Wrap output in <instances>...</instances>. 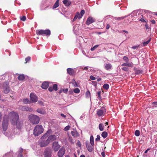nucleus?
<instances>
[{
	"instance_id": "f257e3e1",
	"label": "nucleus",
	"mask_w": 157,
	"mask_h": 157,
	"mask_svg": "<svg viewBox=\"0 0 157 157\" xmlns=\"http://www.w3.org/2000/svg\"><path fill=\"white\" fill-rule=\"evenodd\" d=\"M9 115L11 118L10 120L11 124L16 126L17 128L20 129L21 128L23 124L22 121L19 120V116L18 113L14 111H12L9 113Z\"/></svg>"
},
{
	"instance_id": "f03ea898",
	"label": "nucleus",
	"mask_w": 157,
	"mask_h": 157,
	"mask_svg": "<svg viewBox=\"0 0 157 157\" xmlns=\"http://www.w3.org/2000/svg\"><path fill=\"white\" fill-rule=\"evenodd\" d=\"M28 118L30 121L33 124H37L40 121L39 117L35 115L31 114L28 117Z\"/></svg>"
},
{
	"instance_id": "7ed1b4c3",
	"label": "nucleus",
	"mask_w": 157,
	"mask_h": 157,
	"mask_svg": "<svg viewBox=\"0 0 157 157\" xmlns=\"http://www.w3.org/2000/svg\"><path fill=\"white\" fill-rule=\"evenodd\" d=\"M44 131V128L41 125H36L34 128L33 130V134L36 136L42 133Z\"/></svg>"
},
{
	"instance_id": "20e7f679",
	"label": "nucleus",
	"mask_w": 157,
	"mask_h": 157,
	"mask_svg": "<svg viewBox=\"0 0 157 157\" xmlns=\"http://www.w3.org/2000/svg\"><path fill=\"white\" fill-rule=\"evenodd\" d=\"M9 116L7 115H5L2 123V127L4 131H6L8 128V119Z\"/></svg>"
},
{
	"instance_id": "39448f33",
	"label": "nucleus",
	"mask_w": 157,
	"mask_h": 157,
	"mask_svg": "<svg viewBox=\"0 0 157 157\" xmlns=\"http://www.w3.org/2000/svg\"><path fill=\"white\" fill-rule=\"evenodd\" d=\"M36 32L37 35L42 36H49L51 34L50 31L49 29L37 30H36Z\"/></svg>"
},
{
	"instance_id": "423d86ee",
	"label": "nucleus",
	"mask_w": 157,
	"mask_h": 157,
	"mask_svg": "<svg viewBox=\"0 0 157 157\" xmlns=\"http://www.w3.org/2000/svg\"><path fill=\"white\" fill-rule=\"evenodd\" d=\"M3 87L4 89L3 92L5 94L8 93L10 91L9 84L8 81L5 82L3 84Z\"/></svg>"
},
{
	"instance_id": "0eeeda50",
	"label": "nucleus",
	"mask_w": 157,
	"mask_h": 157,
	"mask_svg": "<svg viewBox=\"0 0 157 157\" xmlns=\"http://www.w3.org/2000/svg\"><path fill=\"white\" fill-rule=\"evenodd\" d=\"M132 17L136 18L142 17V13L140 11L136 10L134 11L131 14Z\"/></svg>"
},
{
	"instance_id": "6e6552de",
	"label": "nucleus",
	"mask_w": 157,
	"mask_h": 157,
	"mask_svg": "<svg viewBox=\"0 0 157 157\" xmlns=\"http://www.w3.org/2000/svg\"><path fill=\"white\" fill-rule=\"evenodd\" d=\"M30 99L32 102H36L38 100L36 94L33 93H31L30 95Z\"/></svg>"
},
{
	"instance_id": "1a4fd4ad",
	"label": "nucleus",
	"mask_w": 157,
	"mask_h": 157,
	"mask_svg": "<svg viewBox=\"0 0 157 157\" xmlns=\"http://www.w3.org/2000/svg\"><path fill=\"white\" fill-rule=\"evenodd\" d=\"M97 112L98 116H101L106 112V109L104 107H102L100 109H98Z\"/></svg>"
},
{
	"instance_id": "9d476101",
	"label": "nucleus",
	"mask_w": 157,
	"mask_h": 157,
	"mask_svg": "<svg viewBox=\"0 0 157 157\" xmlns=\"http://www.w3.org/2000/svg\"><path fill=\"white\" fill-rule=\"evenodd\" d=\"M60 147L57 142H54L52 144V148L55 151H57Z\"/></svg>"
},
{
	"instance_id": "9b49d317",
	"label": "nucleus",
	"mask_w": 157,
	"mask_h": 157,
	"mask_svg": "<svg viewBox=\"0 0 157 157\" xmlns=\"http://www.w3.org/2000/svg\"><path fill=\"white\" fill-rule=\"evenodd\" d=\"M56 135H52L49 136L47 140L49 144L51 142L53 141L54 140H56Z\"/></svg>"
},
{
	"instance_id": "f8f14e48",
	"label": "nucleus",
	"mask_w": 157,
	"mask_h": 157,
	"mask_svg": "<svg viewBox=\"0 0 157 157\" xmlns=\"http://www.w3.org/2000/svg\"><path fill=\"white\" fill-rule=\"evenodd\" d=\"M95 21L94 18L91 17H90L87 18L86 23L87 25H89Z\"/></svg>"
},
{
	"instance_id": "ddd939ff",
	"label": "nucleus",
	"mask_w": 157,
	"mask_h": 157,
	"mask_svg": "<svg viewBox=\"0 0 157 157\" xmlns=\"http://www.w3.org/2000/svg\"><path fill=\"white\" fill-rule=\"evenodd\" d=\"M86 145L88 151L90 152L92 151L94 148V146H90L88 141H86Z\"/></svg>"
},
{
	"instance_id": "4468645a",
	"label": "nucleus",
	"mask_w": 157,
	"mask_h": 157,
	"mask_svg": "<svg viewBox=\"0 0 157 157\" xmlns=\"http://www.w3.org/2000/svg\"><path fill=\"white\" fill-rule=\"evenodd\" d=\"M85 13V10H82L81 11L80 13H79L78 12L76 13V15L77 16L78 18L80 19L83 16Z\"/></svg>"
},
{
	"instance_id": "2eb2a0df",
	"label": "nucleus",
	"mask_w": 157,
	"mask_h": 157,
	"mask_svg": "<svg viewBox=\"0 0 157 157\" xmlns=\"http://www.w3.org/2000/svg\"><path fill=\"white\" fill-rule=\"evenodd\" d=\"M65 153V149L64 148L62 147L59 150L58 153V155L59 157H62Z\"/></svg>"
},
{
	"instance_id": "dca6fc26",
	"label": "nucleus",
	"mask_w": 157,
	"mask_h": 157,
	"mask_svg": "<svg viewBox=\"0 0 157 157\" xmlns=\"http://www.w3.org/2000/svg\"><path fill=\"white\" fill-rule=\"evenodd\" d=\"M49 144L48 142L46 140L45 141H43L40 143V146L43 147L47 146Z\"/></svg>"
},
{
	"instance_id": "f3484780",
	"label": "nucleus",
	"mask_w": 157,
	"mask_h": 157,
	"mask_svg": "<svg viewBox=\"0 0 157 157\" xmlns=\"http://www.w3.org/2000/svg\"><path fill=\"white\" fill-rule=\"evenodd\" d=\"M49 86V84L48 82H43L42 85L41 87L43 89H47Z\"/></svg>"
},
{
	"instance_id": "a211bd4d",
	"label": "nucleus",
	"mask_w": 157,
	"mask_h": 157,
	"mask_svg": "<svg viewBox=\"0 0 157 157\" xmlns=\"http://www.w3.org/2000/svg\"><path fill=\"white\" fill-rule=\"evenodd\" d=\"M122 66H128L130 67H132L133 66V64L132 63H129L127 62L126 63H124L121 64Z\"/></svg>"
},
{
	"instance_id": "6ab92c4d",
	"label": "nucleus",
	"mask_w": 157,
	"mask_h": 157,
	"mask_svg": "<svg viewBox=\"0 0 157 157\" xmlns=\"http://www.w3.org/2000/svg\"><path fill=\"white\" fill-rule=\"evenodd\" d=\"M45 157H50L51 156V153L50 151L46 150L44 152Z\"/></svg>"
},
{
	"instance_id": "aec40b11",
	"label": "nucleus",
	"mask_w": 157,
	"mask_h": 157,
	"mask_svg": "<svg viewBox=\"0 0 157 157\" xmlns=\"http://www.w3.org/2000/svg\"><path fill=\"white\" fill-rule=\"evenodd\" d=\"M105 68L106 70H109L111 69L112 67V66L111 64L105 63L104 65Z\"/></svg>"
},
{
	"instance_id": "412c9836",
	"label": "nucleus",
	"mask_w": 157,
	"mask_h": 157,
	"mask_svg": "<svg viewBox=\"0 0 157 157\" xmlns=\"http://www.w3.org/2000/svg\"><path fill=\"white\" fill-rule=\"evenodd\" d=\"M22 110L28 111H33L32 109L27 107H23L22 108Z\"/></svg>"
},
{
	"instance_id": "4be33fe9",
	"label": "nucleus",
	"mask_w": 157,
	"mask_h": 157,
	"mask_svg": "<svg viewBox=\"0 0 157 157\" xmlns=\"http://www.w3.org/2000/svg\"><path fill=\"white\" fill-rule=\"evenodd\" d=\"M71 134L74 137H77L79 136V134L76 131V129L74 131L71 132Z\"/></svg>"
},
{
	"instance_id": "5701e85b",
	"label": "nucleus",
	"mask_w": 157,
	"mask_h": 157,
	"mask_svg": "<svg viewBox=\"0 0 157 157\" xmlns=\"http://www.w3.org/2000/svg\"><path fill=\"white\" fill-rule=\"evenodd\" d=\"M63 3L66 6H70L71 4V2L70 1L68 0H63Z\"/></svg>"
},
{
	"instance_id": "b1692460",
	"label": "nucleus",
	"mask_w": 157,
	"mask_h": 157,
	"mask_svg": "<svg viewBox=\"0 0 157 157\" xmlns=\"http://www.w3.org/2000/svg\"><path fill=\"white\" fill-rule=\"evenodd\" d=\"M78 25H76L73 27V31L75 34H77L78 32Z\"/></svg>"
},
{
	"instance_id": "393cba45",
	"label": "nucleus",
	"mask_w": 157,
	"mask_h": 157,
	"mask_svg": "<svg viewBox=\"0 0 157 157\" xmlns=\"http://www.w3.org/2000/svg\"><path fill=\"white\" fill-rule=\"evenodd\" d=\"M67 73L70 75H72L74 73L73 69L71 68H68L67 69Z\"/></svg>"
},
{
	"instance_id": "a878e982",
	"label": "nucleus",
	"mask_w": 157,
	"mask_h": 157,
	"mask_svg": "<svg viewBox=\"0 0 157 157\" xmlns=\"http://www.w3.org/2000/svg\"><path fill=\"white\" fill-rule=\"evenodd\" d=\"M36 111L38 113L42 114H45L46 113L45 111L42 109H38Z\"/></svg>"
},
{
	"instance_id": "bb28decb",
	"label": "nucleus",
	"mask_w": 157,
	"mask_h": 157,
	"mask_svg": "<svg viewBox=\"0 0 157 157\" xmlns=\"http://www.w3.org/2000/svg\"><path fill=\"white\" fill-rule=\"evenodd\" d=\"M90 142L91 145L94 146V138L93 136L91 135L90 138Z\"/></svg>"
},
{
	"instance_id": "cd10ccee",
	"label": "nucleus",
	"mask_w": 157,
	"mask_h": 157,
	"mask_svg": "<svg viewBox=\"0 0 157 157\" xmlns=\"http://www.w3.org/2000/svg\"><path fill=\"white\" fill-rule=\"evenodd\" d=\"M23 149L22 148H20L17 152L19 153L18 155V157H23V155L22 154V152L23 151Z\"/></svg>"
},
{
	"instance_id": "c85d7f7f",
	"label": "nucleus",
	"mask_w": 157,
	"mask_h": 157,
	"mask_svg": "<svg viewBox=\"0 0 157 157\" xmlns=\"http://www.w3.org/2000/svg\"><path fill=\"white\" fill-rule=\"evenodd\" d=\"M51 132V130H48V131L45 134L42 136V138H46L47 136H48V135Z\"/></svg>"
},
{
	"instance_id": "c756f323",
	"label": "nucleus",
	"mask_w": 157,
	"mask_h": 157,
	"mask_svg": "<svg viewBox=\"0 0 157 157\" xmlns=\"http://www.w3.org/2000/svg\"><path fill=\"white\" fill-rule=\"evenodd\" d=\"M25 76L23 74H20L18 77V79L20 80H22L25 79Z\"/></svg>"
},
{
	"instance_id": "7c9ffc66",
	"label": "nucleus",
	"mask_w": 157,
	"mask_h": 157,
	"mask_svg": "<svg viewBox=\"0 0 157 157\" xmlns=\"http://www.w3.org/2000/svg\"><path fill=\"white\" fill-rule=\"evenodd\" d=\"M59 0H57L55 3L54 6H53V9H55L57 7H58L59 6Z\"/></svg>"
},
{
	"instance_id": "2f4dec72",
	"label": "nucleus",
	"mask_w": 157,
	"mask_h": 157,
	"mask_svg": "<svg viewBox=\"0 0 157 157\" xmlns=\"http://www.w3.org/2000/svg\"><path fill=\"white\" fill-rule=\"evenodd\" d=\"M101 136L104 138H106L107 136V133L106 132H103L101 134Z\"/></svg>"
},
{
	"instance_id": "473e14b6",
	"label": "nucleus",
	"mask_w": 157,
	"mask_h": 157,
	"mask_svg": "<svg viewBox=\"0 0 157 157\" xmlns=\"http://www.w3.org/2000/svg\"><path fill=\"white\" fill-rule=\"evenodd\" d=\"M99 128L101 131H103L104 130L103 125L101 123L99 124Z\"/></svg>"
},
{
	"instance_id": "72a5a7b5",
	"label": "nucleus",
	"mask_w": 157,
	"mask_h": 157,
	"mask_svg": "<svg viewBox=\"0 0 157 157\" xmlns=\"http://www.w3.org/2000/svg\"><path fill=\"white\" fill-rule=\"evenodd\" d=\"M73 92L75 93L78 94L80 92V90L78 88H76L73 89Z\"/></svg>"
},
{
	"instance_id": "f704fd0d",
	"label": "nucleus",
	"mask_w": 157,
	"mask_h": 157,
	"mask_svg": "<svg viewBox=\"0 0 157 157\" xmlns=\"http://www.w3.org/2000/svg\"><path fill=\"white\" fill-rule=\"evenodd\" d=\"M103 87L105 90H108L109 88V85L107 83L105 84L103 86Z\"/></svg>"
},
{
	"instance_id": "c9c22d12",
	"label": "nucleus",
	"mask_w": 157,
	"mask_h": 157,
	"mask_svg": "<svg viewBox=\"0 0 157 157\" xmlns=\"http://www.w3.org/2000/svg\"><path fill=\"white\" fill-rule=\"evenodd\" d=\"M150 41L151 39H150L147 41L144 42L143 43V45L144 46H146L150 42Z\"/></svg>"
},
{
	"instance_id": "e433bc0d",
	"label": "nucleus",
	"mask_w": 157,
	"mask_h": 157,
	"mask_svg": "<svg viewBox=\"0 0 157 157\" xmlns=\"http://www.w3.org/2000/svg\"><path fill=\"white\" fill-rule=\"evenodd\" d=\"M128 16H128H123V17H116V18H115V19L117 20H121V19H124V18Z\"/></svg>"
},
{
	"instance_id": "4c0bfd02",
	"label": "nucleus",
	"mask_w": 157,
	"mask_h": 157,
	"mask_svg": "<svg viewBox=\"0 0 157 157\" xmlns=\"http://www.w3.org/2000/svg\"><path fill=\"white\" fill-rule=\"evenodd\" d=\"M86 96L87 98H89L90 96V94L89 91H87L86 93Z\"/></svg>"
},
{
	"instance_id": "58836bf2",
	"label": "nucleus",
	"mask_w": 157,
	"mask_h": 157,
	"mask_svg": "<svg viewBox=\"0 0 157 157\" xmlns=\"http://www.w3.org/2000/svg\"><path fill=\"white\" fill-rule=\"evenodd\" d=\"M135 135L136 136H139L140 135V132L139 130H136L135 132Z\"/></svg>"
},
{
	"instance_id": "ea45409f",
	"label": "nucleus",
	"mask_w": 157,
	"mask_h": 157,
	"mask_svg": "<svg viewBox=\"0 0 157 157\" xmlns=\"http://www.w3.org/2000/svg\"><path fill=\"white\" fill-rule=\"evenodd\" d=\"M23 102L25 104L28 103L29 102V101L28 99L25 98L23 100Z\"/></svg>"
},
{
	"instance_id": "a19ab883",
	"label": "nucleus",
	"mask_w": 157,
	"mask_h": 157,
	"mask_svg": "<svg viewBox=\"0 0 157 157\" xmlns=\"http://www.w3.org/2000/svg\"><path fill=\"white\" fill-rule=\"evenodd\" d=\"M53 88L55 91L57 90V85L56 84H54L53 86Z\"/></svg>"
},
{
	"instance_id": "79ce46f5",
	"label": "nucleus",
	"mask_w": 157,
	"mask_h": 157,
	"mask_svg": "<svg viewBox=\"0 0 157 157\" xmlns=\"http://www.w3.org/2000/svg\"><path fill=\"white\" fill-rule=\"evenodd\" d=\"M71 127V126H70V125H67V126H66V127H65L64 129V130L65 131H67L68 130H69L70 129V128Z\"/></svg>"
},
{
	"instance_id": "37998d69",
	"label": "nucleus",
	"mask_w": 157,
	"mask_h": 157,
	"mask_svg": "<svg viewBox=\"0 0 157 157\" xmlns=\"http://www.w3.org/2000/svg\"><path fill=\"white\" fill-rule=\"evenodd\" d=\"M100 140V136L99 135H97V138L95 139V140L96 141H99Z\"/></svg>"
},
{
	"instance_id": "c03bdc74",
	"label": "nucleus",
	"mask_w": 157,
	"mask_h": 157,
	"mask_svg": "<svg viewBox=\"0 0 157 157\" xmlns=\"http://www.w3.org/2000/svg\"><path fill=\"white\" fill-rule=\"evenodd\" d=\"M98 46L99 45H95L93 47L91 48L90 49L92 51H94L96 48H97Z\"/></svg>"
},
{
	"instance_id": "a18cd8bd",
	"label": "nucleus",
	"mask_w": 157,
	"mask_h": 157,
	"mask_svg": "<svg viewBox=\"0 0 157 157\" xmlns=\"http://www.w3.org/2000/svg\"><path fill=\"white\" fill-rule=\"evenodd\" d=\"M124 60L126 62H128L129 61V59L126 56H124L123 57V58Z\"/></svg>"
},
{
	"instance_id": "49530a36",
	"label": "nucleus",
	"mask_w": 157,
	"mask_h": 157,
	"mask_svg": "<svg viewBox=\"0 0 157 157\" xmlns=\"http://www.w3.org/2000/svg\"><path fill=\"white\" fill-rule=\"evenodd\" d=\"M20 19L23 21H25L26 20V17L24 16L22 17H21Z\"/></svg>"
},
{
	"instance_id": "de8ad7c7",
	"label": "nucleus",
	"mask_w": 157,
	"mask_h": 157,
	"mask_svg": "<svg viewBox=\"0 0 157 157\" xmlns=\"http://www.w3.org/2000/svg\"><path fill=\"white\" fill-rule=\"evenodd\" d=\"M74 82H73V85L75 87H78V84H77V83H76L75 81L74 80Z\"/></svg>"
},
{
	"instance_id": "09e8293b",
	"label": "nucleus",
	"mask_w": 157,
	"mask_h": 157,
	"mask_svg": "<svg viewBox=\"0 0 157 157\" xmlns=\"http://www.w3.org/2000/svg\"><path fill=\"white\" fill-rule=\"evenodd\" d=\"M30 57H28L25 59V63H27L30 60Z\"/></svg>"
},
{
	"instance_id": "8fccbe9b",
	"label": "nucleus",
	"mask_w": 157,
	"mask_h": 157,
	"mask_svg": "<svg viewBox=\"0 0 157 157\" xmlns=\"http://www.w3.org/2000/svg\"><path fill=\"white\" fill-rule=\"evenodd\" d=\"M140 45H136L135 46H132V48L133 49H136L137 48H138L139 47Z\"/></svg>"
},
{
	"instance_id": "3c124183",
	"label": "nucleus",
	"mask_w": 157,
	"mask_h": 157,
	"mask_svg": "<svg viewBox=\"0 0 157 157\" xmlns=\"http://www.w3.org/2000/svg\"><path fill=\"white\" fill-rule=\"evenodd\" d=\"M90 78L91 80H94L96 79V78L92 75L90 76Z\"/></svg>"
},
{
	"instance_id": "603ef678",
	"label": "nucleus",
	"mask_w": 157,
	"mask_h": 157,
	"mask_svg": "<svg viewBox=\"0 0 157 157\" xmlns=\"http://www.w3.org/2000/svg\"><path fill=\"white\" fill-rule=\"evenodd\" d=\"M62 91L65 93H67L68 91V89H63L62 90Z\"/></svg>"
},
{
	"instance_id": "864d4df0",
	"label": "nucleus",
	"mask_w": 157,
	"mask_h": 157,
	"mask_svg": "<svg viewBox=\"0 0 157 157\" xmlns=\"http://www.w3.org/2000/svg\"><path fill=\"white\" fill-rule=\"evenodd\" d=\"M97 95L98 96L99 98L100 99L101 98V91H98L97 93Z\"/></svg>"
},
{
	"instance_id": "5fc2aeb1",
	"label": "nucleus",
	"mask_w": 157,
	"mask_h": 157,
	"mask_svg": "<svg viewBox=\"0 0 157 157\" xmlns=\"http://www.w3.org/2000/svg\"><path fill=\"white\" fill-rule=\"evenodd\" d=\"M48 90L50 92L52 91L53 90V87L51 86H50L48 88Z\"/></svg>"
},
{
	"instance_id": "6e6d98bb",
	"label": "nucleus",
	"mask_w": 157,
	"mask_h": 157,
	"mask_svg": "<svg viewBox=\"0 0 157 157\" xmlns=\"http://www.w3.org/2000/svg\"><path fill=\"white\" fill-rule=\"evenodd\" d=\"M122 69L124 71H128V68L127 67H124L122 68Z\"/></svg>"
},
{
	"instance_id": "4d7b16f0",
	"label": "nucleus",
	"mask_w": 157,
	"mask_h": 157,
	"mask_svg": "<svg viewBox=\"0 0 157 157\" xmlns=\"http://www.w3.org/2000/svg\"><path fill=\"white\" fill-rule=\"evenodd\" d=\"M73 92H74L73 90H69V91H68V93H69V94H72Z\"/></svg>"
},
{
	"instance_id": "13d9d810",
	"label": "nucleus",
	"mask_w": 157,
	"mask_h": 157,
	"mask_svg": "<svg viewBox=\"0 0 157 157\" xmlns=\"http://www.w3.org/2000/svg\"><path fill=\"white\" fill-rule=\"evenodd\" d=\"M78 18V17H77V16L75 15L74 17V18L73 19V21H75L76 19Z\"/></svg>"
},
{
	"instance_id": "bf43d9fd",
	"label": "nucleus",
	"mask_w": 157,
	"mask_h": 157,
	"mask_svg": "<svg viewBox=\"0 0 157 157\" xmlns=\"http://www.w3.org/2000/svg\"><path fill=\"white\" fill-rule=\"evenodd\" d=\"M101 155L103 157H105V153L103 151V152H102L101 153Z\"/></svg>"
},
{
	"instance_id": "052dcab7",
	"label": "nucleus",
	"mask_w": 157,
	"mask_h": 157,
	"mask_svg": "<svg viewBox=\"0 0 157 157\" xmlns=\"http://www.w3.org/2000/svg\"><path fill=\"white\" fill-rule=\"evenodd\" d=\"M38 103L39 104H40V105H43V103L41 101H38Z\"/></svg>"
},
{
	"instance_id": "680f3d73",
	"label": "nucleus",
	"mask_w": 157,
	"mask_h": 157,
	"mask_svg": "<svg viewBox=\"0 0 157 157\" xmlns=\"http://www.w3.org/2000/svg\"><path fill=\"white\" fill-rule=\"evenodd\" d=\"M110 25L109 24H107L106 26V29H109V28Z\"/></svg>"
},
{
	"instance_id": "e2e57ef3",
	"label": "nucleus",
	"mask_w": 157,
	"mask_h": 157,
	"mask_svg": "<svg viewBox=\"0 0 157 157\" xmlns=\"http://www.w3.org/2000/svg\"><path fill=\"white\" fill-rule=\"evenodd\" d=\"M153 104H154L155 106H157V102H154L153 103Z\"/></svg>"
},
{
	"instance_id": "0e129e2a",
	"label": "nucleus",
	"mask_w": 157,
	"mask_h": 157,
	"mask_svg": "<svg viewBox=\"0 0 157 157\" xmlns=\"http://www.w3.org/2000/svg\"><path fill=\"white\" fill-rule=\"evenodd\" d=\"M151 22V23L153 24H155V21L154 20H152Z\"/></svg>"
},
{
	"instance_id": "69168bd1",
	"label": "nucleus",
	"mask_w": 157,
	"mask_h": 157,
	"mask_svg": "<svg viewBox=\"0 0 157 157\" xmlns=\"http://www.w3.org/2000/svg\"><path fill=\"white\" fill-rule=\"evenodd\" d=\"M88 67H84L83 68V70H86L87 69H88Z\"/></svg>"
},
{
	"instance_id": "338daca9",
	"label": "nucleus",
	"mask_w": 157,
	"mask_h": 157,
	"mask_svg": "<svg viewBox=\"0 0 157 157\" xmlns=\"http://www.w3.org/2000/svg\"><path fill=\"white\" fill-rule=\"evenodd\" d=\"M61 116L64 117H66V116L65 115H64L63 114L61 113Z\"/></svg>"
},
{
	"instance_id": "774afa93",
	"label": "nucleus",
	"mask_w": 157,
	"mask_h": 157,
	"mask_svg": "<svg viewBox=\"0 0 157 157\" xmlns=\"http://www.w3.org/2000/svg\"><path fill=\"white\" fill-rule=\"evenodd\" d=\"M101 78H99L98 79L97 81H98L99 82V81H101Z\"/></svg>"
}]
</instances>
